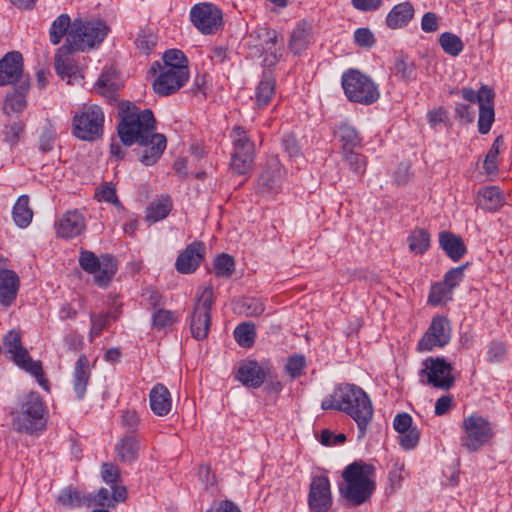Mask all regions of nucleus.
Masks as SVG:
<instances>
[{
  "label": "nucleus",
  "instance_id": "49",
  "mask_svg": "<svg viewBox=\"0 0 512 512\" xmlns=\"http://www.w3.org/2000/svg\"><path fill=\"white\" fill-rule=\"evenodd\" d=\"M439 43L444 52L453 57L458 56L464 48L461 38L449 32L440 35Z\"/></svg>",
  "mask_w": 512,
  "mask_h": 512
},
{
  "label": "nucleus",
  "instance_id": "43",
  "mask_svg": "<svg viewBox=\"0 0 512 512\" xmlns=\"http://www.w3.org/2000/svg\"><path fill=\"white\" fill-rule=\"evenodd\" d=\"M481 205L486 210H497L504 202L503 192L496 186L484 188L481 192Z\"/></svg>",
  "mask_w": 512,
  "mask_h": 512
},
{
  "label": "nucleus",
  "instance_id": "41",
  "mask_svg": "<svg viewBox=\"0 0 512 512\" xmlns=\"http://www.w3.org/2000/svg\"><path fill=\"white\" fill-rule=\"evenodd\" d=\"M29 90H23L21 87H16L14 91L8 93L4 100L3 111L5 114L10 115L13 113H21L27 106L26 94Z\"/></svg>",
  "mask_w": 512,
  "mask_h": 512
},
{
  "label": "nucleus",
  "instance_id": "22",
  "mask_svg": "<svg viewBox=\"0 0 512 512\" xmlns=\"http://www.w3.org/2000/svg\"><path fill=\"white\" fill-rule=\"evenodd\" d=\"M206 247L201 242H193L188 245L177 257L176 270L181 274L194 272L202 262Z\"/></svg>",
  "mask_w": 512,
  "mask_h": 512
},
{
  "label": "nucleus",
  "instance_id": "16",
  "mask_svg": "<svg viewBox=\"0 0 512 512\" xmlns=\"http://www.w3.org/2000/svg\"><path fill=\"white\" fill-rule=\"evenodd\" d=\"M155 66L159 68V74L153 82V88L158 95L167 96L175 93L189 79V71H184L183 69L175 71L171 68L162 67L158 62L153 64V70Z\"/></svg>",
  "mask_w": 512,
  "mask_h": 512
},
{
  "label": "nucleus",
  "instance_id": "1",
  "mask_svg": "<svg viewBox=\"0 0 512 512\" xmlns=\"http://www.w3.org/2000/svg\"><path fill=\"white\" fill-rule=\"evenodd\" d=\"M323 410H338L349 415L357 424L358 439L365 436L374 410L367 393L357 385H339L331 395L321 402Z\"/></svg>",
  "mask_w": 512,
  "mask_h": 512
},
{
  "label": "nucleus",
  "instance_id": "57",
  "mask_svg": "<svg viewBox=\"0 0 512 512\" xmlns=\"http://www.w3.org/2000/svg\"><path fill=\"white\" fill-rule=\"evenodd\" d=\"M177 317L174 312L165 309H159L152 315V324L157 329H163L171 326Z\"/></svg>",
  "mask_w": 512,
  "mask_h": 512
},
{
  "label": "nucleus",
  "instance_id": "62",
  "mask_svg": "<svg viewBox=\"0 0 512 512\" xmlns=\"http://www.w3.org/2000/svg\"><path fill=\"white\" fill-rule=\"evenodd\" d=\"M355 42L362 47H371L375 43L373 33L368 28H358L354 32Z\"/></svg>",
  "mask_w": 512,
  "mask_h": 512
},
{
  "label": "nucleus",
  "instance_id": "48",
  "mask_svg": "<svg viewBox=\"0 0 512 512\" xmlns=\"http://www.w3.org/2000/svg\"><path fill=\"white\" fill-rule=\"evenodd\" d=\"M71 25L70 17L67 14L59 15L50 27L49 36L50 42L53 45L60 43L62 37L67 33Z\"/></svg>",
  "mask_w": 512,
  "mask_h": 512
},
{
  "label": "nucleus",
  "instance_id": "54",
  "mask_svg": "<svg viewBox=\"0 0 512 512\" xmlns=\"http://www.w3.org/2000/svg\"><path fill=\"white\" fill-rule=\"evenodd\" d=\"M95 196L98 201H104L115 205L117 208H122L121 203L116 195L115 187L112 183L105 182L96 189Z\"/></svg>",
  "mask_w": 512,
  "mask_h": 512
},
{
  "label": "nucleus",
  "instance_id": "12",
  "mask_svg": "<svg viewBox=\"0 0 512 512\" xmlns=\"http://www.w3.org/2000/svg\"><path fill=\"white\" fill-rule=\"evenodd\" d=\"M7 85L30 89L29 76L24 72L23 56L18 51L8 52L0 59V87Z\"/></svg>",
  "mask_w": 512,
  "mask_h": 512
},
{
  "label": "nucleus",
  "instance_id": "30",
  "mask_svg": "<svg viewBox=\"0 0 512 512\" xmlns=\"http://www.w3.org/2000/svg\"><path fill=\"white\" fill-rule=\"evenodd\" d=\"M439 245L453 261H459L466 254V246L462 238L448 231L439 233Z\"/></svg>",
  "mask_w": 512,
  "mask_h": 512
},
{
  "label": "nucleus",
  "instance_id": "24",
  "mask_svg": "<svg viewBox=\"0 0 512 512\" xmlns=\"http://www.w3.org/2000/svg\"><path fill=\"white\" fill-rule=\"evenodd\" d=\"M308 505L312 512H327L331 508L330 482H311Z\"/></svg>",
  "mask_w": 512,
  "mask_h": 512
},
{
  "label": "nucleus",
  "instance_id": "61",
  "mask_svg": "<svg viewBox=\"0 0 512 512\" xmlns=\"http://www.w3.org/2000/svg\"><path fill=\"white\" fill-rule=\"evenodd\" d=\"M488 91H493L488 86L483 85L477 92L472 88H463L461 90V94L464 100L470 103H478L481 105L486 100L484 99V94H488Z\"/></svg>",
  "mask_w": 512,
  "mask_h": 512
},
{
  "label": "nucleus",
  "instance_id": "11",
  "mask_svg": "<svg viewBox=\"0 0 512 512\" xmlns=\"http://www.w3.org/2000/svg\"><path fill=\"white\" fill-rule=\"evenodd\" d=\"M212 304L213 290L211 287H205L197 296L190 320L192 336L197 340H203L208 336L211 325Z\"/></svg>",
  "mask_w": 512,
  "mask_h": 512
},
{
  "label": "nucleus",
  "instance_id": "2",
  "mask_svg": "<svg viewBox=\"0 0 512 512\" xmlns=\"http://www.w3.org/2000/svg\"><path fill=\"white\" fill-rule=\"evenodd\" d=\"M118 135L126 146L146 144L155 133V118L151 110H140L134 103L123 102L119 106Z\"/></svg>",
  "mask_w": 512,
  "mask_h": 512
},
{
  "label": "nucleus",
  "instance_id": "35",
  "mask_svg": "<svg viewBox=\"0 0 512 512\" xmlns=\"http://www.w3.org/2000/svg\"><path fill=\"white\" fill-rule=\"evenodd\" d=\"M375 477V466L363 460L354 461L342 472V480H372Z\"/></svg>",
  "mask_w": 512,
  "mask_h": 512
},
{
  "label": "nucleus",
  "instance_id": "39",
  "mask_svg": "<svg viewBox=\"0 0 512 512\" xmlns=\"http://www.w3.org/2000/svg\"><path fill=\"white\" fill-rule=\"evenodd\" d=\"M172 209V201L168 196H162L152 201L146 208V220L156 223L165 219Z\"/></svg>",
  "mask_w": 512,
  "mask_h": 512
},
{
  "label": "nucleus",
  "instance_id": "10",
  "mask_svg": "<svg viewBox=\"0 0 512 512\" xmlns=\"http://www.w3.org/2000/svg\"><path fill=\"white\" fill-rule=\"evenodd\" d=\"M494 436L492 424L479 414H471L463 419L461 445L474 452L488 444Z\"/></svg>",
  "mask_w": 512,
  "mask_h": 512
},
{
  "label": "nucleus",
  "instance_id": "38",
  "mask_svg": "<svg viewBox=\"0 0 512 512\" xmlns=\"http://www.w3.org/2000/svg\"><path fill=\"white\" fill-rule=\"evenodd\" d=\"M484 97L486 101L479 105L478 130L481 134H487L490 131L495 119L494 92L488 91V94H484Z\"/></svg>",
  "mask_w": 512,
  "mask_h": 512
},
{
  "label": "nucleus",
  "instance_id": "15",
  "mask_svg": "<svg viewBox=\"0 0 512 512\" xmlns=\"http://www.w3.org/2000/svg\"><path fill=\"white\" fill-rule=\"evenodd\" d=\"M451 340V325L447 317L435 316L432 322L418 342V350L422 352L431 351L436 347H444Z\"/></svg>",
  "mask_w": 512,
  "mask_h": 512
},
{
  "label": "nucleus",
  "instance_id": "19",
  "mask_svg": "<svg viewBox=\"0 0 512 512\" xmlns=\"http://www.w3.org/2000/svg\"><path fill=\"white\" fill-rule=\"evenodd\" d=\"M376 482H339V492L348 506L367 502L375 491Z\"/></svg>",
  "mask_w": 512,
  "mask_h": 512
},
{
  "label": "nucleus",
  "instance_id": "52",
  "mask_svg": "<svg viewBox=\"0 0 512 512\" xmlns=\"http://www.w3.org/2000/svg\"><path fill=\"white\" fill-rule=\"evenodd\" d=\"M22 132V123L20 121H12L4 125L0 132V139L10 147H13L18 143Z\"/></svg>",
  "mask_w": 512,
  "mask_h": 512
},
{
  "label": "nucleus",
  "instance_id": "55",
  "mask_svg": "<svg viewBox=\"0 0 512 512\" xmlns=\"http://www.w3.org/2000/svg\"><path fill=\"white\" fill-rule=\"evenodd\" d=\"M305 366V356L302 354H294L288 358L285 368L291 378H298L303 374Z\"/></svg>",
  "mask_w": 512,
  "mask_h": 512
},
{
  "label": "nucleus",
  "instance_id": "60",
  "mask_svg": "<svg viewBox=\"0 0 512 512\" xmlns=\"http://www.w3.org/2000/svg\"><path fill=\"white\" fill-rule=\"evenodd\" d=\"M464 269H465V266H459V267L450 269L449 271L446 272L442 282L448 288H450L451 291H454V289L457 286H459V284L464 279Z\"/></svg>",
  "mask_w": 512,
  "mask_h": 512
},
{
  "label": "nucleus",
  "instance_id": "28",
  "mask_svg": "<svg viewBox=\"0 0 512 512\" xmlns=\"http://www.w3.org/2000/svg\"><path fill=\"white\" fill-rule=\"evenodd\" d=\"M312 41V26L306 21L298 22L293 28L290 39L288 42V48L295 54H301Z\"/></svg>",
  "mask_w": 512,
  "mask_h": 512
},
{
  "label": "nucleus",
  "instance_id": "20",
  "mask_svg": "<svg viewBox=\"0 0 512 512\" xmlns=\"http://www.w3.org/2000/svg\"><path fill=\"white\" fill-rule=\"evenodd\" d=\"M108 487H102L96 492H88L89 507L101 506L111 508L115 503L124 502L127 498V489L118 482H107Z\"/></svg>",
  "mask_w": 512,
  "mask_h": 512
},
{
  "label": "nucleus",
  "instance_id": "53",
  "mask_svg": "<svg viewBox=\"0 0 512 512\" xmlns=\"http://www.w3.org/2000/svg\"><path fill=\"white\" fill-rule=\"evenodd\" d=\"M117 316L114 312H107L105 314H91L90 315V322H91V329L89 332L90 341H93L94 338L98 337L103 329L107 326L109 323V320H116Z\"/></svg>",
  "mask_w": 512,
  "mask_h": 512
},
{
  "label": "nucleus",
  "instance_id": "3",
  "mask_svg": "<svg viewBox=\"0 0 512 512\" xmlns=\"http://www.w3.org/2000/svg\"><path fill=\"white\" fill-rule=\"evenodd\" d=\"M48 409L39 394L30 392L24 395L13 419L18 432L34 434L42 431L47 423Z\"/></svg>",
  "mask_w": 512,
  "mask_h": 512
},
{
  "label": "nucleus",
  "instance_id": "63",
  "mask_svg": "<svg viewBox=\"0 0 512 512\" xmlns=\"http://www.w3.org/2000/svg\"><path fill=\"white\" fill-rule=\"evenodd\" d=\"M506 354V347L501 342H492L487 351V359L493 363H499Z\"/></svg>",
  "mask_w": 512,
  "mask_h": 512
},
{
  "label": "nucleus",
  "instance_id": "7",
  "mask_svg": "<svg viewBox=\"0 0 512 512\" xmlns=\"http://www.w3.org/2000/svg\"><path fill=\"white\" fill-rule=\"evenodd\" d=\"M3 345L9 358L22 370L35 377L38 384L48 390L47 380L43 376L40 361L33 360L28 350L22 345L21 334L18 330H10L3 338Z\"/></svg>",
  "mask_w": 512,
  "mask_h": 512
},
{
  "label": "nucleus",
  "instance_id": "31",
  "mask_svg": "<svg viewBox=\"0 0 512 512\" xmlns=\"http://www.w3.org/2000/svg\"><path fill=\"white\" fill-rule=\"evenodd\" d=\"M166 144L167 141L165 136L160 133H156L149 137L146 144H139L144 148L141 156V162L146 166L155 164L164 152Z\"/></svg>",
  "mask_w": 512,
  "mask_h": 512
},
{
  "label": "nucleus",
  "instance_id": "33",
  "mask_svg": "<svg viewBox=\"0 0 512 512\" xmlns=\"http://www.w3.org/2000/svg\"><path fill=\"white\" fill-rule=\"evenodd\" d=\"M140 442L134 435H125L115 445L118 459L123 463H131L138 457Z\"/></svg>",
  "mask_w": 512,
  "mask_h": 512
},
{
  "label": "nucleus",
  "instance_id": "40",
  "mask_svg": "<svg viewBox=\"0 0 512 512\" xmlns=\"http://www.w3.org/2000/svg\"><path fill=\"white\" fill-rule=\"evenodd\" d=\"M275 94V80L264 75L255 90V104L258 108L266 107Z\"/></svg>",
  "mask_w": 512,
  "mask_h": 512
},
{
  "label": "nucleus",
  "instance_id": "58",
  "mask_svg": "<svg viewBox=\"0 0 512 512\" xmlns=\"http://www.w3.org/2000/svg\"><path fill=\"white\" fill-rule=\"evenodd\" d=\"M399 445L406 451L415 449L420 440V431L417 427L411 430L399 433Z\"/></svg>",
  "mask_w": 512,
  "mask_h": 512
},
{
  "label": "nucleus",
  "instance_id": "6",
  "mask_svg": "<svg viewBox=\"0 0 512 512\" xmlns=\"http://www.w3.org/2000/svg\"><path fill=\"white\" fill-rule=\"evenodd\" d=\"M341 84L345 96L351 102L370 105L380 97L378 85L358 70L350 69L344 72Z\"/></svg>",
  "mask_w": 512,
  "mask_h": 512
},
{
  "label": "nucleus",
  "instance_id": "29",
  "mask_svg": "<svg viewBox=\"0 0 512 512\" xmlns=\"http://www.w3.org/2000/svg\"><path fill=\"white\" fill-rule=\"evenodd\" d=\"M90 376L89 361L85 355H80L74 366L72 381L74 392L79 400L85 396Z\"/></svg>",
  "mask_w": 512,
  "mask_h": 512
},
{
  "label": "nucleus",
  "instance_id": "34",
  "mask_svg": "<svg viewBox=\"0 0 512 512\" xmlns=\"http://www.w3.org/2000/svg\"><path fill=\"white\" fill-rule=\"evenodd\" d=\"M335 134L341 143L342 153L353 151L362 146V138L357 130L347 123H341Z\"/></svg>",
  "mask_w": 512,
  "mask_h": 512
},
{
  "label": "nucleus",
  "instance_id": "44",
  "mask_svg": "<svg viewBox=\"0 0 512 512\" xmlns=\"http://www.w3.org/2000/svg\"><path fill=\"white\" fill-rule=\"evenodd\" d=\"M234 338L241 347H252L256 338L255 325L251 322H243L237 325L234 330Z\"/></svg>",
  "mask_w": 512,
  "mask_h": 512
},
{
  "label": "nucleus",
  "instance_id": "64",
  "mask_svg": "<svg viewBox=\"0 0 512 512\" xmlns=\"http://www.w3.org/2000/svg\"><path fill=\"white\" fill-rule=\"evenodd\" d=\"M395 71L403 79L409 80L414 77L415 68L412 62L405 59H397L395 62Z\"/></svg>",
  "mask_w": 512,
  "mask_h": 512
},
{
  "label": "nucleus",
  "instance_id": "4",
  "mask_svg": "<svg viewBox=\"0 0 512 512\" xmlns=\"http://www.w3.org/2000/svg\"><path fill=\"white\" fill-rule=\"evenodd\" d=\"M247 45L252 56L263 57L265 67H272L283 56L284 42L278 33L267 27H261L250 33Z\"/></svg>",
  "mask_w": 512,
  "mask_h": 512
},
{
  "label": "nucleus",
  "instance_id": "47",
  "mask_svg": "<svg viewBox=\"0 0 512 512\" xmlns=\"http://www.w3.org/2000/svg\"><path fill=\"white\" fill-rule=\"evenodd\" d=\"M161 66L171 68L175 71H177L178 69L189 71L188 59L185 56V54L178 49L167 50L163 55V65Z\"/></svg>",
  "mask_w": 512,
  "mask_h": 512
},
{
  "label": "nucleus",
  "instance_id": "50",
  "mask_svg": "<svg viewBox=\"0 0 512 512\" xmlns=\"http://www.w3.org/2000/svg\"><path fill=\"white\" fill-rule=\"evenodd\" d=\"M452 297L453 291L441 281L431 286L428 303L433 306H438L452 300Z\"/></svg>",
  "mask_w": 512,
  "mask_h": 512
},
{
  "label": "nucleus",
  "instance_id": "13",
  "mask_svg": "<svg viewBox=\"0 0 512 512\" xmlns=\"http://www.w3.org/2000/svg\"><path fill=\"white\" fill-rule=\"evenodd\" d=\"M190 20L200 33L211 35L222 27L223 14L212 3H198L190 10Z\"/></svg>",
  "mask_w": 512,
  "mask_h": 512
},
{
  "label": "nucleus",
  "instance_id": "56",
  "mask_svg": "<svg viewBox=\"0 0 512 512\" xmlns=\"http://www.w3.org/2000/svg\"><path fill=\"white\" fill-rule=\"evenodd\" d=\"M156 44V37L150 31H141L135 39V46L142 54H149Z\"/></svg>",
  "mask_w": 512,
  "mask_h": 512
},
{
  "label": "nucleus",
  "instance_id": "9",
  "mask_svg": "<svg viewBox=\"0 0 512 512\" xmlns=\"http://www.w3.org/2000/svg\"><path fill=\"white\" fill-rule=\"evenodd\" d=\"M72 126L73 133L78 139L94 141L103 133L104 113L97 105H84L75 113Z\"/></svg>",
  "mask_w": 512,
  "mask_h": 512
},
{
  "label": "nucleus",
  "instance_id": "14",
  "mask_svg": "<svg viewBox=\"0 0 512 512\" xmlns=\"http://www.w3.org/2000/svg\"><path fill=\"white\" fill-rule=\"evenodd\" d=\"M451 365L444 359L429 358L423 362L420 382L440 389H449L453 384Z\"/></svg>",
  "mask_w": 512,
  "mask_h": 512
},
{
  "label": "nucleus",
  "instance_id": "36",
  "mask_svg": "<svg viewBox=\"0 0 512 512\" xmlns=\"http://www.w3.org/2000/svg\"><path fill=\"white\" fill-rule=\"evenodd\" d=\"M230 138L232 142V153L255 154V144L251 140L248 131L241 126H235Z\"/></svg>",
  "mask_w": 512,
  "mask_h": 512
},
{
  "label": "nucleus",
  "instance_id": "23",
  "mask_svg": "<svg viewBox=\"0 0 512 512\" xmlns=\"http://www.w3.org/2000/svg\"><path fill=\"white\" fill-rule=\"evenodd\" d=\"M74 49L65 44L60 47L55 55L56 73L68 83L79 82L82 78L78 66L71 59L70 54Z\"/></svg>",
  "mask_w": 512,
  "mask_h": 512
},
{
  "label": "nucleus",
  "instance_id": "37",
  "mask_svg": "<svg viewBox=\"0 0 512 512\" xmlns=\"http://www.w3.org/2000/svg\"><path fill=\"white\" fill-rule=\"evenodd\" d=\"M120 84L113 68H105L96 82L95 90L104 97L112 98Z\"/></svg>",
  "mask_w": 512,
  "mask_h": 512
},
{
  "label": "nucleus",
  "instance_id": "21",
  "mask_svg": "<svg viewBox=\"0 0 512 512\" xmlns=\"http://www.w3.org/2000/svg\"><path fill=\"white\" fill-rule=\"evenodd\" d=\"M283 167L277 158L271 159L258 179V191L262 195H273L280 191Z\"/></svg>",
  "mask_w": 512,
  "mask_h": 512
},
{
  "label": "nucleus",
  "instance_id": "5",
  "mask_svg": "<svg viewBox=\"0 0 512 512\" xmlns=\"http://www.w3.org/2000/svg\"><path fill=\"white\" fill-rule=\"evenodd\" d=\"M109 31L107 24L100 19L76 20L67 35V45L75 50L85 51L98 46Z\"/></svg>",
  "mask_w": 512,
  "mask_h": 512
},
{
  "label": "nucleus",
  "instance_id": "45",
  "mask_svg": "<svg viewBox=\"0 0 512 512\" xmlns=\"http://www.w3.org/2000/svg\"><path fill=\"white\" fill-rule=\"evenodd\" d=\"M255 154L231 153L230 169L237 175L248 174L254 164Z\"/></svg>",
  "mask_w": 512,
  "mask_h": 512
},
{
  "label": "nucleus",
  "instance_id": "27",
  "mask_svg": "<svg viewBox=\"0 0 512 512\" xmlns=\"http://www.w3.org/2000/svg\"><path fill=\"white\" fill-rule=\"evenodd\" d=\"M414 14L415 9L412 3L404 1L392 7L386 16L385 23L390 29H401L408 26Z\"/></svg>",
  "mask_w": 512,
  "mask_h": 512
},
{
  "label": "nucleus",
  "instance_id": "17",
  "mask_svg": "<svg viewBox=\"0 0 512 512\" xmlns=\"http://www.w3.org/2000/svg\"><path fill=\"white\" fill-rule=\"evenodd\" d=\"M55 234L65 240L80 236L86 229V219L78 209L64 212L54 222Z\"/></svg>",
  "mask_w": 512,
  "mask_h": 512
},
{
  "label": "nucleus",
  "instance_id": "59",
  "mask_svg": "<svg viewBox=\"0 0 512 512\" xmlns=\"http://www.w3.org/2000/svg\"><path fill=\"white\" fill-rule=\"evenodd\" d=\"M343 157L353 172L359 175L364 174L366 170V160L363 155L358 154L353 150L343 153Z\"/></svg>",
  "mask_w": 512,
  "mask_h": 512
},
{
  "label": "nucleus",
  "instance_id": "51",
  "mask_svg": "<svg viewBox=\"0 0 512 512\" xmlns=\"http://www.w3.org/2000/svg\"><path fill=\"white\" fill-rule=\"evenodd\" d=\"M213 269L218 277H230L235 269L234 258L226 253L218 255L214 260Z\"/></svg>",
  "mask_w": 512,
  "mask_h": 512
},
{
  "label": "nucleus",
  "instance_id": "8",
  "mask_svg": "<svg viewBox=\"0 0 512 512\" xmlns=\"http://www.w3.org/2000/svg\"><path fill=\"white\" fill-rule=\"evenodd\" d=\"M78 263L83 271L93 275L94 283L100 288H106L117 272V263L110 254L98 257L92 251L81 249Z\"/></svg>",
  "mask_w": 512,
  "mask_h": 512
},
{
  "label": "nucleus",
  "instance_id": "18",
  "mask_svg": "<svg viewBox=\"0 0 512 512\" xmlns=\"http://www.w3.org/2000/svg\"><path fill=\"white\" fill-rule=\"evenodd\" d=\"M269 373L268 365L256 360H244L238 366L236 379L246 387L257 389L263 385Z\"/></svg>",
  "mask_w": 512,
  "mask_h": 512
},
{
  "label": "nucleus",
  "instance_id": "26",
  "mask_svg": "<svg viewBox=\"0 0 512 512\" xmlns=\"http://www.w3.org/2000/svg\"><path fill=\"white\" fill-rule=\"evenodd\" d=\"M149 404L155 415H168L172 408V397L168 388L161 383L154 385L149 393Z\"/></svg>",
  "mask_w": 512,
  "mask_h": 512
},
{
  "label": "nucleus",
  "instance_id": "42",
  "mask_svg": "<svg viewBox=\"0 0 512 512\" xmlns=\"http://www.w3.org/2000/svg\"><path fill=\"white\" fill-rule=\"evenodd\" d=\"M12 216L15 224L19 228L28 227L33 218V212L29 208L28 196L22 195L18 198V200L13 206Z\"/></svg>",
  "mask_w": 512,
  "mask_h": 512
},
{
  "label": "nucleus",
  "instance_id": "46",
  "mask_svg": "<svg viewBox=\"0 0 512 512\" xmlns=\"http://www.w3.org/2000/svg\"><path fill=\"white\" fill-rule=\"evenodd\" d=\"M407 242L413 253L423 254L430 247V235L424 229H416L409 235Z\"/></svg>",
  "mask_w": 512,
  "mask_h": 512
},
{
  "label": "nucleus",
  "instance_id": "25",
  "mask_svg": "<svg viewBox=\"0 0 512 512\" xmlns=\"http://www.w3.org/2000/svg\"><path fill=\"white\" fill-rule=\"evenodd\" d=\"M20 289V278L13 270L0 271V304L10 307L16 300Z\"/></svg>",
  "mask_w": 512,
  "mask_h": 512
},
{
  "label": "nucleus",
  "instance_id": "32",
  "mask_svg": "<svg viewBox=\"0 0 512 512\" xmlns=\"http://www.w3.org/2000/svg\"><path fill=\"white\" fill-rule=\"evenodd\" d=\"M88 497V492L69 485L60 491L57 502L67 508L89 507Z\"/></svg>",
  "mask_w": 512,
  "mask_h": 512
}]
</instances>
